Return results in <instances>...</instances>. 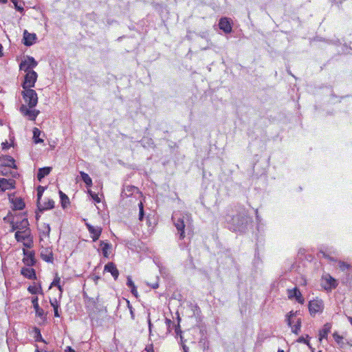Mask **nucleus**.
<instances>
[{"instance_id":"nucleus-42","label":"nucleus","mask_w":352,"mask_h":352,"mask_svg":"<svg viewBox=\"0 0 352 352\" xmlns=\"http://www.w3.org/2000/svg\"><path fill=\"white\" fill-rule=\"evenodd\" d=\"M175 331L177 335H181L182 330L179 324L175 326Z\"/></svg>"},{"instance_id":"nucleus-27","label":"nucleus","mask_w":352,"mask_h":352,"mask_svg":"<svg viewBox=\"0 0 352 352\" xmlns=\"http://www.w3.org/2000/svg\"><path fill=\"white\" fill-rule=\"evenodd\" d=\"M334 340L336 341V342L337 343V344L340 347V348H344V338L342 336H340L338 332H334L332 335Z\"/></svg>"},{"instance_id":"nucleus-22","label":"nucleus","mask_w":352,"mask_h":352,"mask_svg":"<svg viewBox=\"0 0 352 352\" xmlns=\"http://www.w3.org/2000/svg\"><path fill=\"white\" fill-rule=\"evenodd\" d=\"M14 210H23L25 208V203L21 197H15L11 200Z\"/></svg>"},{"instance_id":"nucleus-23","label":"nucleus","mask_w":352,"mask_h":352,"mask_svg":"<svg viewBox=\"0 0 352 352\" xmlns=\"http://www.w3.org/2000/svg\"><path fill=\"white\" fill-rule=\"evenodd\" d=\"M41 258L47 263H52L54 261L53 253L48 249H45L41 251Z\"/></svg>"},{"instance_id":"nucleus-11","label":"nucleus","mask_w":352,"mask_h":352,"mask_svg":"<svg viewBox=\"0 0 352 352\" xmlns=\"http://www.w3.org/2000/svg\"><path fill=\"white\" fill-rule=\"evenodd\" d=\"M23 263L28 267L34 266L36 263L35 253L33 250L23 249Z\"/></svg>"},{"instance_id":"nucleus-50","label":"nucleus","mask_w":352,"mask_h":352,"mask_svg":"<svg viewBox=\"0 0 352 352\" xmlns=\"http://www.w3.org/2000/svg\"><path fill=\"white\" fill-rule=\"evenodd\" d=\"M99 278H100V277H99V276H96L94 277V281H95L96 283H97V281H98V280Z\"/></svg>"},{"instance_id":"nucleus-29","label":"nucleus","mask_w":352,"mask_h":352,"mask_svg":"<svg viewBox=\"0 0 352 352\" xmlns=\"http://www.w3.org/2000/svg\"><path fill=\"white\" fill-rule=\"evenodd\" d=\"M80 176L83 182L87 187H91L93 185L92 179L89 175L83 171L80 172Z\"/></svg>"},{"instance_id":"nucleus-35","label":"nucleus","mask_w":352,"mask_h":352,"mask_svg":"<svg viewBox=\"0 0 352 352\" xmlns=\"http://www.w3.org/2000/svg\"><path fill=\"white\" fill-rule=\"evenodd\" d=\"M338 267L340 270L344 272V271L348 270L350 268L351 265H350V264L347 263L346 262L340 261L338 262Z\"/></svg>"},{"instance_id":"nucleus-1","label":"nucleus","mask_w":352,"mask_h":352,"mask_svg":"<svg viewBox=\"0 0 352 352\" xmlns=\"http://www.w3.org/2000/svg\"><path fill=\"white\" fill-rule=\"evenodd\" d=\"M11 232L16 230L14 237L18 242H22L23 245L28 248L33 245V239L31 236V230L29 228V223L27 219H23L20 222L11 221Z\"/></svg>"},{"instance_id":"nucleus-53","label":"nucleus","mask_w":352,"mask_h":352,"mask_svg":"<svg viewBox=\"0 0 352 352\" xmlns=\"http://www.w3.org/2000/svg\"><path fill=\"white\" fill-rule=\"evenodd\" d=\"M278 352H284V351L282 349H278Z\"/></svg>"},{"instance_id":"nucleus-17","label":"nucleus","mask_w":352,"mask_h":352,"mask_svg":"<svg viewBox=\"0 0 352 352\" xmlns=\"http://www.w3.org/2000/svg\"><path fill=\"white\" fill-rule=\"evenodd\" d=\"M332 324L330 322H327L323 325L322 329L319 331L318 338L321 342L323 339H327L328 334L331 332Z\"/></svg>"},{"instance_id":"nucleus-45","label":"nucleus","mask_w":352,"mask_h":352,"mask_svg":"<svg viewBox=\"0 0 352 352\" xmlns=\"http://www.w3.org/2000/svg\"><path fill=\"white\" fill-rule=\"evenodd\" d=\"M166 324L168 326V327H170V324H173V322H172V320H170V319H166Z\"/></svg>"},{"instance_id":"nucleus-16","label":"nucleus","mask_w":352,"mask_h":352,"mask_svg":"<svg viewBox=\"0 0 352 352\" xmlns=\"http://www.w3.org/2000/svg\"><path fill=\"white\" fill-rule=\"evenodd\" d=\"M174 226L179 233V239L182 240L185 238V223L183 218H179L174 221Z\"/></svg>"},{"instance_id":"nucleus-12","label":"nucleus","mask_w":352,"mask_h":352,"mask_svg":"<svg viewBox=\"0 0 352 352\" xmlns=\"http://www.w3.org/2000/svg\"><path fill=\"white\" fill-rule=\"evenodd\" d=\"M85 226L90 234L93 241H96L100 238L102 228L100 226H94L89 223H85Z\"/></svg>"},{"instance_id":"nucleus-56","label":"nucleus","mask_w":352,"mask_h":352,"mask_svg":"<svg viewBox=\"0 0 352 352\" xmlns=\"http://www.w3.org/2000/svg\"><path fill=\"white\" fill-rule=\"evenodd\" d=\"M303 340H304L303 338H300L299 339V340H300V341H303Z\"/></svg>"},{"instance_id":"nucleus-9","label":"nucleus","mask_w":352,"mask_h":352,"mask_svg":"<svg viewBox=\"0 0 352 352\" xmlns=\"http://www.w3.org/2000/svg\"><path fill=\"white\" fill-rule=\"evenodd\" d=\"M37 65V62L32 56H28V58L23 60L19 65L20 70H23L25 72H29L33 71L32 69Z\"/></svg>"},{"instance_id":"nucleus-31","label":"nucleus","mask_w":352,"mask_h":352,"mask_svg":"<svg viewBox=\"0 0 352 352\" xmlns=\"http://www.w3.org/2000/svg\"><path fill=\"white\" fill-rule=\"evenodd\" d=\"M41 230L42 231L43 234L45 236H47V237L50 236L51 229H50V226L48 223L42 224L41 226Z\"/></svg>"},{"instance_id":"nucleus-3","label":"nucleus","mask_w":352,"mask_h":352,"mask_svg":"<svg viewBox=\"0 0 352 352\" xmlns=\"http://www.w3.org/2000/svg\"><path fill=\"white\" fill-rule=\"evenodd\" d=\"M296 314L297 311H289L287 314L286 321L287 324L291 327L292 333L298 335L300 331L302 321L300 318H296Z\"/></svg>"},{"instance_id":"nucleus-8","label":"nucleus","mask_w":352,"mask_h":352,"mask_svg":"<svg viewBox=\"0 0 352 352\" xmlns=\"http://www.w3.org/2000/svg\"><path fill=\"white\" fill-rule=\"evenodd\" d=\"M20 112L25 117H27L30 120L34 121L40 111L33 108H30L28 106L22 104L20 107Z\"/></svg>"},{"instance_id":"nucleus-19","label":"nucleus","mask_w":352,"mask_h":352,"mask_svg":"<svg viewBox=\"0 0 352 352\" xmlns=\"http://www.w3.org/2000/svg\"><path fill=\"white\" fill-rule=\"evenodd\" d=\"M36 38V36L35 34L29 33L27 30H25L23 32V44L26 46H30L33 45L35 40Z\"/></svg>"},{"instance_id":"nucleus-7","label":"nucleus","mask_w":352,"mask_h":352,"mask_svg":"<svg viewBox=\"0 0 352 352\" xmlns=\"http://www.w3.org/2000/svg\"><path fill=\"white\" fill-rule=\"evenodd\" d=\"M24 81L22 84L23 89H31L34 87V85L37 80V74L34 71L25 72Z\"/></svg>"},{"instance_id":"nucleus-34","label":"nucleus","mask_w":352,"mask_h":352,"mask_svg":"<svg viewBox=\"0 0 352 352\" xmlns=\"http://www.w3.org/2000/svg\"><path fill=\"white\" fill-rule=\"evenodd\" d=\"M42 290L41 286L40 285L38 287H37L35 285H30L28 287V291L32 294H36L37 293L40 292V291Z\"/></svg>"},{"instance_id":"nucleus-30","label":"nucleus","mask_w":352,"mask_h":352,"mask_svg":"<svg viewBox=\"0 0 352 352\" xmlns=\"http://www.w3.org/2000/svg\"><path fill=\"white\" fill-rule=\"evenodd\" d=\"M60 201H61V206L63 208H65L67 207V206L69 204V199L68 197L61 190L59 191Z\"/></svg>"},{"instance_id":"nucleus-10","label":"nucleus","mask_w":352,"mask_h":352,"mask_svg":"<svg viewBox=\"0 0 352 352\" xmlns=\"http://www.w3.org/2000/svg\"><path fill=\"white\" fill-rule=\"evenodd\" d=\"M287 297L289 300H293L294 298L298 303L301 305L305 303V298L298 287H296L293 289H288L287 290Z\"/></svg>"},{"instance_id":"nucleus-28","label":"nucleus","mask_w":352,"mask_h":352,"mask_svg":"<svg viewBox=\"0 0 352 352\" xmlns=\"http://www.w3.org/2000/svg\"><path fill=\"white\" fill-rule=\"evenodd\" d=\"M126 285L129 288H131V292L132 294L134 296L138 297V292L137 288H136L134 283L133 282L132 279L130 277L127 278Z\"/></svg>"},{"instance_id":"nucleus-39","label":"nucleus","mask_w":352,"mask_h":352,"mask_svg":"<svg viewBox=\"0 0 352 352\" xmlns=\"http://www.w3.org/2000/svg\"><path fill=\"white\" fill-rule=\"evenodd\" d=\"M60 285V278L58 274H56L55 277L50 285V288L52 287L59 286Z\"/></svg>"},{"instance_id":"nucleus-21","label":"nucleus","mask_w":352,"mask_h":352,"mask_svg":"<svg viewBox=\"0 0 352 352\" xmlns=\"http://www.w3.org/2000/svg\"><path fill=\"white\" fill-rule=\"evenodd\" d=\"M54 201L53 199H49L47 201L42 202L40 201V204H37V206L40 210H50L54 208Z\"/></svg>"},{"instance_id":"nucleus-24","label":"nucleus","mask_w":352,"mask_h":352,"mask_svg":"<svg viewBox=\"0 0 352 352\" xmlns=\"http://www.w3.org/2000/svg\"><path fill=\"white\" fill-rule=\"evenodd\" d=\"M138 192H139V189L137 187H135L134 186L128 185V186H124L123 191H122V195H123V196L130 197V196L133 195L134 193H138Z\"/></svg>"},{"instance_id":"nucleus-47","label":"nucleus","mask_w":352,"mask_h":352,"mask_svg":"<svg viewBox=\"0 0 352 352\" xmlns=\"http://www.w3.org/2000/svg\"><path fill=\"white\" fill-rule=\"evenodd\" d=\"M2 49H3V47L0 44V57H1L3 56Z\"/></svg>"},{"instance_id":"nucleus-20","label":"nucleus","mask_w":352,"mask_h":352,"mask_svg":"<svg viewBox=\"0 0 352 352\" xmlns=\"http://www.w3.org/2000/svg\"><path fill=\"white\" fill-rule=\"evenodd\" d=\"M32 303L35 310L36 315L40 318H43L45 316V311L42 308L39 307L38 298L37 296L34 297L32 299Z\"/></svg>"},{"instance_id":"nucleus-2","label":"nucleus","mask_w":352,"mask_h":352,"mask_svg":"<svg viewBox=\"0 0 352 352\" xmlns=\"http://www.w3.org/2000/svg\"><path fill=\"white\" fill-rule=\"evenodd\" d=\"M86 309L91 320L97 319L100 314L107 312L106 307L98 298L89 299L86 304Z\"/></svg>"},{"instance_id":"nucleus-32","label":"nucleus","mask_w":352,"mask_h":352,"mask_svg":"<svg viewBox=\"0 0 352 352\" xmlns=\"http://www.w3.org/2000/svg\"><path fill=\"white\" fill-rule=\"evenodd\" d=\"M50 305L54 308V316L55 317H60V314H59L58 310V307H59V304H58V302L57 301V300L56 299L51 300H50Z\"/></svg>"},{"instance_id":"nucleus-51","label":"nucleus","mask_w":352,"mask_h":352,"mask_svg":"<svg viewBox=\"0 0 352 352\" xmlns=\"http://www.w3.org/2000/svg\"><path fill=\"white\" fill-rule=\"evenodd\" d=\"M152 287H153V289H156V288H157V287H158V284H157V283H155V284L152 286Z\"/></svg>"},{"instance_id":"nucleus-38","label":"nucleus","mask_w":352,"mask_h":352,"mask_svg":"<svg viewBox=\"0 0 352 352\" xmlns=\"http://www.w3.org/2000/svg\"><path fill=\"white\" fill-rule=\"evenodd\" d=\"M139 206V220L142 221L144 219V205L142 201H140L138 204Z\"/></svg>"},{"instance_id":"nucleus-13","label":"nucleus","mask_w":352,"mask_h":352,"mask_svg":"<svg viewBox=\"0 0 352 352\" xmlns=\"http://www.w3.org/2000/svg\"><path fill=\"white\" fill-rule=\"evenodd\" d=\"M219 29L226 34H230L232 31V20L228 17H222L219 21Z\"/></svg>"},{"instance_id":"nucleus-5","label":"nucleus","mask_w":352,"mask_h":352,"mask_svg":"<svg viewBox=\"0 0 352 352\" xmlns=\"http://www.w3.org/2000/svg\"><path fill=\"white\" fill-rule=\"evenodd\" d=\"M338 285V281L336 278L331 276L329 274H325L321 278V286L326 291H331L336 289Z\"/></svg>"},{"instance_id":"nucleus-18","label":"nucleus","mask_w":352,"mask_h":352,"mask_svg":"<svg viewBox=\"0 0 352 352\" xmlns=\"http://www.w3.org/2000/svg\"><path fill=\"white\" fill-rule=\"evenodd\" d=\"M21 274L26 278L30 280L36 279V272L33 268L22 267L21 270Z\"/></svg>"},{"instance_id":"nucleus-54","label":"nucleus","mask_w":352,"mask_h":352,"mask_svg":"<svg viewBox=\"0 0 352 352\" xmlns=\"http://www.w3.org/2000/svg\"><path fill=\"white\" fill-rule=\"evenodd\" d=\"M8 218H9V216H8V217H5V218H4V220L6 221V220L7 219H8Z\"/></svg>"},{"instance_id":"nucleus-46","label":"nucleus","mask_w":352,"mask_h":352,"mask_svg":"<svg viewBox=\"0 0 352 352\" xmlns=\"http://www.w3.org/2000/svg\"><path fill=\"white\" fill-rule=\"evenodd\" d=\"M56 287H58V290H59L60 293V294H62V293H63V287H62L60 285H59V286H56Z\"/></svg>"},{"instance_id":"nucleus-37","label":"nucleus","mask_w":352,"mask_h":352,"mask_svg":"<svg viewBox=\"0 0 352 352\" xmlns=\"http://www.w3.org/2000/svg\"><path fill=\"white\" fill-rule=\"evenodd\" d=\"M45 190V187L39 186L37 188V204H40V201L41 200V197Z\"/></svg>"},{"instance_id":"nucleus-36","label":"nucleus","mask_w":352,"mask_h":352,"mask_svg":"<svg viewBox=\"0 0 352 352\" xmlns=\"http://www.w3.org/2000/svg\"><path fill=\"white\" fill-rule=\"evenodd\" d=\"M6 161H7L6 166H8L10 168H16V166L15 164V160H14L13 157H12L11 156H8L6 158Z\"/></svg>"},{"instance_id":"nucleus-48","label":"nucleus","mask_w":352,"mask_h":352,"mask_svg":"<svg viewBox=\"0 0 352 352\" xmlns=\"http://www.w3.org/2000/svg\"><path fill=\"white\" fill-rule=\"evenodd\" d=\"M35 329H36V331H38V335H39V336H40V338H41V340L43 341V339H42V338H41V333H40L39 329H37V328H36Z\"/></svg>"},{"instance_id":"nucleus-26","label":"nucleus","mask_w":352,"mask_h":352,"mask_svg":"<svg viewBox=\"0 0 352 352\" xmlns=\"http://www.w3.org/2000/svg\"><path fill=\"white\" fill-rule=\"evenodd\" d=\"M100 246L102 248V255L105 258H108L109 256V250L111 248V245L109 243H106L103 241H100Z\"/></svg>"},{"instance_id":"nucleus-43","label":"nucleus","mask_w":352,"mask_h":352,"mask_svg":"<svg viewBox=\"0 0 352 352\" xmlns=\"http://www.w3.org/2000/svg\"><path fill=\"white\" fill-rule=\"evenodd\" d=\"M92 198L97 202V203H100V199L98 197V195L96 194H91Z\"/></svg>"},{"instance_id":"nucleus-25","label":"nucleus","mask_w":352,"mask_h":352,"mask_svg":"<svg viewBox=\"0 0 352 352\" xmlns=\"http://www.w3.org/2000/svg\"><path fill=\"white\" fill-rule=\"evenodd\" d=\"M51 170L52 168L49 166L39 168L37 173L38 180L41 182L45 176L50 173Z\"/></svg>"},{"instance_id":"nucleus-4","label":"nucleus","mask_w":352,"mask_h":352,"mask_svg":"<svg viewBox=\"0 0 352 352\" xmlns=\"http://www.w3.org/2000/svg\"><path fill=\"white\" fill-rule=\"evenodd\" d=\"M21 92L23 100L30 108H34L38 103V96L36 92L32 89H23Z\"/></svg>"},{"instance_id":"nucleus-6","label":"nucleus","mask_w":352,"mask_h":352,"mask_svg":"<svg viewBox=\"0 0 352 352\" xmlns=\"http://www.w3.org/2000/svg\"><path fill=\"white\" fill-rule=\"evenodd\" d=\"M309 311L311 316H315L318 313H321L324 309L323 301L320 299H314L309 302Z\"/></svg>"},{"instance_id":"nucleus-33","label":"nucleus","mask_w":352,"mask_h":352,"mask_svg":"<svg viewBox=\"0 0 352 352\" xmlns=\"http://www.w3.org/2000/svg\"><path fill=\"white\" fill-rule=\"evenodd\" d=\"M40 134L41 131L37 128H34L33 130V138L35 143H41L43 142V140L38 138Z\"/></svg>"},{"instance_id":"nucleus-14","label":"nucleus","mask_w":352,"mask_h":352,"mask_svg":"<svg viewBox=\"0 0 352 352\" xmlns=\"http://www.w3.org/2000/svg\"><path fill=\"white\" fill-rule=\"evenodd\" d=\"M16 182L13 179L0 178V190L6 191L15 188Z\"/></svg>"},{"instance_id":"nucleus-44","label":"nucleus","mask_w":352,"mask_h":352,"mask_svg":"<svg viewBox=\"0 0 352 352\" xmlns=\"http://www.w3.org/2000/svg\"><path fill=\"white\" fill-rule=\"evenodd\" d=\"M65 352H76L71 346H67L65 349Z\"/></svg>"},{"instance_id":"nucleus-52","label":"nucleus","mask_w":352,"mask_h":352,"mask_svg":"<svg viewBox=\"0 0 352 352\" xmlns=\"http://www.w3.org/2000/svg\"><path fill=\"white\" fill-rule=\"evenodd\" d=\"M8 0H0V3H6Z\"/></svg>"},{"instance_id":"nucleus-55","label":"nucleus","mask_w":352,"mask_h":352,"mask_svg":"<svg viewBox=\"0 0 352 352\" xmlns=\"http://www.w3.org/2000/svg\"><path fill=\"white\" fill-rule=\"evenodd\" d=\"M322 254L324 257H327V256L324 252H322Z\"/></svg>"},{"instance_id":"nucleus-41","label":"nucleus","mask_w":352,"mask_h":352,"mask_svg":"<svg viewBox=\"0 0 352 352\" xmlns=\"http://www.w3.org/2000/svg\"><path fill=\"white\" fill-rule=\"evenodd\" d=\"M12 2L14 3V6H15V8H16L17 10L21 11V12H22V11L23 10V8L22 7L19 6L17 5V1H16V0H12Z\"/></svg>"},{"instance_id":"nucleus-15","label":"nucleus","mask_w":352,"mask_h":352,"mask_svg":"<svg viewBox=\"0 0 352 352\" xmlns=\"http://www.w3.org/2000/svg\"><path fill=\"white\" fill-rule=\"evenodd\" d=\"M104 271L109 272L114 280H117L119 276V271L116 265V264L113 262H109L104 265Z\"/></svg>"},{"instance_id":"nucleus-49","label":"nucleus","mask_w":352,"mask_h":352,"mask_svg":"<svg viewBox=\"0 0 352 352\" xmlns=\"http://www.w3.org/2000/svg\"><path fill=\"white\" fill-rule=\"evenodd\" d=\"M347 318H348V320L349 321V322L351 323V324L352 325V317L348 316Z\"/></svg>"},{"instance_id":"nucleus-40","label":"nucleus","mask_w":352,"mask_h":352,"mask_svg":"<svg viewBox=\"0 0 352 352\" xmlns=\"http://www.w3.org/2000/svg\"><path fill=\"white\" fill-rule=\"evenodd\" d=\"M145 351L146 352H154V348H153V344L146 345V346L145 347Z\"/></svg>"}]
</instances>
